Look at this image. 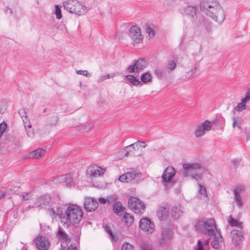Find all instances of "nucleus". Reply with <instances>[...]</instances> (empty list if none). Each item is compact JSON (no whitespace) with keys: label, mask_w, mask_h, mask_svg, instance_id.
<instances>
[{"label":"nucleus","mask_w":250,"mask_h":250,"mask_svg":"<svg viewBox=\"0 0 250 250\" xmlns=\"http://www.w3.org/2000/svg\"><path fill=\"white\" fill-rule=\"evenodd\" d=\"M201 8L215 21L221 23L225 19V13L216 0H208L202 3Z\"/></svg>","instance_id":"1"},{"label":"nucleus","mask_w":250,"mask_h":250,"mask_svg":"<svg viewBox=\"0 0 250 250\" xmlns=\"http://www.w3.org/2000/svg\"><path fill=\"white\" fill-rule=\"evenodd\" d=\"M51 213L55 216H60L61 222L67 227H69L71 224H77L80 222L83 216V211L81 208L76 205L69 206L65 211V216L62 218L60 213H56L53 208L51 209Z\"/></svg>","instance_id":"2"},{"label":"nucleus","mask_w":250,"mask_h":250,"mask_svg":"<svg viewBox=\"0 0 250 250\" xmlns=\"http://www.w3.org/2000/svg\"><path fill=\"white\" fill-rule=\"evenodd\" d=\"M183 169L182 176L184 177H190L196 181L202 180L204 168L197 162L186 163L183 164Z\"/></svg>","instance_id":"3"},{"label":"nucleus","mask_w":250,"mask_h":250,"mask_svg":"<svg viewBox=\"0 0 250 250\" xmlns=\"http://www.w3.org/2000/svg\"><path fill=\"white\" fill-rule=\"evenodd\" d=\"M197 229L210 236L218 233L215 219L213 218H204L199 220L196 223Z\"/></svg>","instance_id":"4"},{"label":"nucleus","mask_w":250,"mask_h":250,"mask_svg":"<svg viewBox=\"0 0 250 250\" xmlns=\"http://www.w3.org/2000/svg\"><path fill=\"white\" fill-rule=\"evenodd\" d=\"M64 8L71 13L81 15L85 13V6L77 0H67L63 3Z\"/></svg>","instance_id":"5"},{"label":"nucleus","mask_w":250,"mask_h":250,"mask_svg":"<svg viewBox=\"0 0 250 250\" xmlns=\"http://www.w3.org/2000/svg\"><path fill=\"white\" fill-rule=\"evenodd\" d=\"M128 206L135 213L142 214L145 211L144 204L139 198L131 197L129 199Z\"/></svg>","instance_id":"6"},{"label":"nucleus","mask_w":250,"mask_h":250,"mask_svg":"<svg viewBox=\"0 0 250 250\" xmlns=\"http://www.w3.org/2000/svg\"><path fill=\"white\" fill-rule=\"evenodd\" d=\"M212 127V123L208 120L197 125L194 133L195 136L197 138L203 137L211 130Z\"/></svg>","instance_id":"7"},{"label":"nucleus","mask_w":250,"mask_h":250,"mask_svg":"<svg viewBox=\"0 0 250 250\" xmlns=\"http://www.w3.org/2000/svg\"><path fill=\"white\" fill-rule=\"evenodd\" d=\"M242 230L235 229L231 230L232 243L234 247L232 248V250H239L240 245L242 243L243 238V233Z\"/></svg>","instance_id":"8"},{"label":"nucleus","mask_w":250,"mask_h":250,"mask_svg":"<svg viewBox=\"0 0 250 250\" xmlns=\"http://www.w3.org/2000/svg\"><path fill=\"white\" fill-rule=\"evenodd\" d=\"M129 35L134 45L138 44L143 41V36L141 34L140 28L137 26H133L130 28Z\"/></svg>","instance_id":"9"},{"label":"nucleus","mask_w":250,"mask_h":250,"mask_svg":"<svg viewBox=\"0 0 250 250\" xmlns=\"http://www.w3.org/2000/svg\"><path fill=\"white\" fill-rule=\"evenodd\" d=\"M139 226L143 231L147 234L152 233L155 229L154 224L147 218L141 219Z\"/></svg>","instance_id":"10"},{"label":"nucleus","mask_w":250,"mask_h":250,"mask_svg":"<svg viewBox=\"0 0 250 250\" xmlns=\"http://www.w3.org/2000/svg\"><path fill=\"white\" fill-rule=\"evenodd\" d=\"M173 234L169 228H164L163 229L161 236L160 237L158 243L162 246H164L168 244L172 238Z\"/></svg>","instance_id":"11"},{"label":"nucleus","mask_w":250,"mask_h":250,"mask_svg":"<svg viewBox=\"0 0 250 250\" xmlns=\"http://www.w3.org/2000/svg\"><path fill=\"white\" fill-rule=\"evenodd\" d=\"M105 171V168L96 165L90 166L87 169L86 175L88 177L93 178L104 174Z\"/></svg>","instance_id":"12"},{"label":"nucleus","mask_w":250,"mask_h":250,"mask_svg":"<svg viewBox=\"0 0 250 250\" xmlns=\"http://www.w3.org/2000/svg\"><path fill=\"white\" fill-rule=\"evenodd\" d=\"M146 66L145 59L140 58L135 62L133 65H130L127 69L129 73L138 72L144 69Z\"/></svg>","instance_id":"13"},{"label":"nucleus","mask_w":250,"mask_h":250,"mask_svg":"<svg viewBox=\"0 0 250 250\" xmlns=\"http://www.w3.org/2000/svg\"><path fill=\"white\" fill-rule=\"evenodd\" d=\"M51 201V197L47 195H42L36 198L33 207L44 208L49 206Z\"/></svg>","instance_id":"14"},{"label":"nucleus","mask_w":250,"mask_h":250,"mask_svg":"<svg viewBox=\"0 0 250 250\" xmlns=\"http://www.w3.org/2000/svg\"><path fill=\"white\" fill-rule=\"evenodd\" d=\"M175 169L171 166L167 167L164 170L162 176L163 184L165 186H166L167 183H170L172 178L175 175Z\"/></svg>","instance_id":"15"},{"label":"nucleus","mask_w":250,"mask_h":250,"mask_svg":"<svg viewBox=\"0 0 250 250\" xmlns=\"http://www.w3.org/2000/svg\"><path fill=\"white\" fill-rule=\"evenodd\" d=\"M35 245L39 250H47L49 247V243L47 239L42 236H38L34 241Z\"/></svg>","instance_id":"16"},{"label":"nucleus","mask_w":250,"mask_h":250,"mask_svg":"<svg viewBox=\"0 0 250 250\" xmlns=\"http://www.w3.org/2000/svg\"><path fill=\"white\" fill-rule=\"evenodd\" d=\"M84 206L85 209L87 211H92L97 208L98 203L97 200L93 198L86 197L85 199Z\"/></svg>","instance_id":"17"},{"label":"nucleus","mask_w":250,"mask_h":250,"mask_svg":"<svg viewBox=\"0 0 250 250\" xmlns=\"http://www.w3.org/2000/svg\"><path fill=\"white\" fill-rule=\"evenodd\" d=\"M169 215V208L168 205L162 204L159 208L157 212V216L160 220L167 219Z\"/></svg>","instance_id":"18"},{"label":"nucleus","mask_w":250,"mask_h":250,"mask_svg":"<svg viewBox=\"0 0 250 250\" xmlns=\"http://www.w3.org/2000/svg\"><path fill=\"white\" fill-rule=\"evenodd\" d=\"M224 244V242L223 237L220 234L217 235L215 234L213 241L211 243L212 248L215 249H219L221 248Z\"/></svg>","instance_id":"19"},{"label":"nucleus","mask_w":250,"mask_h":250,"mask_svg":"<svg viewBox=\"0 0 250 250\" xmlns=\"http://www.w3.org/2000/svg\"><path fill=\"white\" fill-rule=\"evenodd\" d=\"M46 153L45 149L42 148H38L35 150L32 151L28 154V158L40 159L44 156Z\"/></svg>","instance_id":"20"},{"label":"nucleus","mask_w":250,"mask_h":250,"mask_svg":"<svg viewBox=\"0 0 250 250\" xmlns=\"http://www.w3.org/2000/svg\"><path fill=\"white\" fill-rule=\"evenodd\" d=\"M250 100V95H247L244 98L241 100V102L238 103L237 105L235 107V110L238 112H241L246 108V103Z\"/></svg>","instance_id":"21"},{"label":"nucleus","mask_w":250,"mask_h":250,"mask_svg":"<svg viewBox=\"0 0 250 250\" xmlns=\"http://www.w3.org/2000/svg\"><path fill=\"white\" fill-rule=\"evenodd\" d=\"M122 221L125 226L129 227L133 223L134 218L130 214L125 213L123 215V218H122Z\"/></svg>","instance_id":"22"},{"label":"nucleus","mask_w":250,"mask_h":250,"mask_svg":"<svg viewBox=\"0 0 250 250\" xmlns=\"http://www.w3.org/2000/svg\"><path fill=\"white\" fill-rule=\"evenodd\" d=\"M228 223L229 225L232 227H237L238 228V230H243V224L241 222H239L237 220L234 219L231 216L229 217L228 220Z\"/></svg>","instance_id":"23"},{"label":"nucleus","mask_w":250,"mask_h":250,"mask_svg":"<svg viewBox=\"0 0 250 250\" xmlns=\"http://www.w3.org/2000/svg\"><path fill=\"white\" fill-rule=\"evenodd\" d=\"M243 124V119L240 116H233L232 118V125L233 128L240 129Z\"/></svg>","instance_id":"24"},{"label":"nucleus","mask_w":250,"mask_h":250,"mask_svg":"<svg viewBox=\"0 0 250 250\" xmlns=\"http://www.w3.org/2000/svg\"><path fill=\"white\" fill-rule=\"evenodd\" d=\"M198 196L201 199L203 200H206L208 198L206 187L200 184L198 185Z\"/></svg>","instance_id":"25"},{"label":"nucleus","mask_w":250,"mask_h":250,"mask_svg":"<svg viewBox=\"0 0 250 250\" xmlns=\"http://www.w3.org/2000/svg\"><path fill=\"white\" fill-rule=\"evenodd\" d=\"M173 215L175 218H179L183 213V208L179 205H175L173 208Z\"/></svg>","instance_id":"26"},{"label":"nucleus","mask_w":250,"mask_h":250,"mask_svg":"<svg viewBox=\"0 0 250 250\" xmlns=\"http://www.w3.org/2000/svg\"><path fill=\"white\" fill-rule=\"evenodd\" d=\"M56 236L60 240L65 242H69L68 235L62 229L59 228Z\"/></svg>","instance_id":"27"},{"label":"nucleus","mask_w":250,"mask_h":250,"mask_svg":"<svg viewBox=\"0 0 250 250\" xmlns=\"http://www.w3.org/2000/svg\"><path fill=\"white\" fill-rule=\"evenodd\" d=\"M126 173L128 182H135L137 179V178L140 177L141 175L140 173L136 171L128 172Z\"/></svg>","instance_id":"28"},{"label":"nucleus","mask_w":250,"mask_h":250,"mask_svg":"<svg viewBox=\"0 0 250 250\" xmlns=\"http://www.w3.org/2000/svg\"><path fill=\"white\" fill-rule=\"evenodd\" d=\"M126 79L130 83L135 86H142L143 84L141 82L137 79L134 76L131 75H128L125 76Z\"/></svg>","instance_id":"29"},{"label":"nucleus","mask_w":250,"mask_h":250,"mask_svg":"<svg viewBox=\"0 0 250 250\" xmlns=\"http://www.w3.org/2000/svg\"><path fill=\"white\" fill-rule=\"evenodd\" d=\"M92 127L91 125L86 123L79 126L78 127V130L80 132H88L92 130Z\"/></svg>","instance_id":"30"},{"label":"nucleus","mask_w":250,"mask_h":250,"mask_svg":"<svg viewBox=\"0 0 250 250\" xmlns=\"http://www.w3.org/2000/svg\"><path fill=\"white\" fill-rule=\"evenodd\" d=\"M184 11L186 15L191 16L192 18H194L196 15V9L193 6H188L185 8Z\"/></svg>","instance_id":"31"},{"label":"nucleus","mask_w":250,"mask_h":250,"mask_svg":"<svg viewBox=\"0 0 250 250\" xmlns=\"http://www.w3.org/2000/svg\"><path fill=\"white\" fill-rule=\"evenodd\" d=\"M140 79L141 81L144 83L151 82L152 81V75L149 72H146L141 75Z\"/></svg>","instance_id":"32"},{"label":"nucleus","mask_w":250,"mask_h":250,"mask_svg":"<svg viewBox=\"0 0 250 250\" xmlns=\"http://www.w3.org/2000/svg\"><path fill=\"white\" fill-rule=\"evenodd\" d=\"M74 182L70 174H67L64 176V185L67 187H70L74 184Z\"/></svg>","instance_id":"33"},{"label":"nucleus","mask_w":250,"mask_h":250,"mask_svg":"<svg viewBox=\"0 0 250 250\" xmlns=\"http://www.w3.org/2000/svg\"><path fill=\"white\" fill-rule=\"evenodd\" d=\"M116 75H117L116 73H113L111 74H107L106 75H102L98 78V79L97 80V82L98 83H101V82L104 81L105 80H106L107 79H109L110 78H112L115 77Z\"/></svg>","instance_id":"34"},{"label":"nucleus","mask_w":250,"mask_h":250,"mask_svg":"<svg viewBox=\"0 0 250 250\" xmlns=\"http://www.w3.org/2000/svg\"><path fill=\"white\" fill-rule=\"evenodd\" d=\"M146 33L148 34V36L150 38H152L154 37L155 34V31L153 26L149 25H146L145 27Z\"/></svg>","instance_id":"35"},{"label":"nucleus","mask_w":250,"mask_h":250,"mask_svg":"<svg viewBox=\"0 0 250 250\" xmlns=\"http://www.w3.org/2000/svg\"><path fill=\"white\" fill-rule=\"evenodd\" d=\"M125 208L120 203H116L113 206V210L116 214L120 212H124Z\"/></svg>","instance_id":"36"},{"label":"nucleus","mask_w":250,"mask_h":250,"mask_svg":"<svg viewBox=\"0 0 250 250\" xmlns=\"http://www.w3.org/2000/svg\"><path fill=\"white\" fill-rule=\"evenodd\" d=\"M116 197L115 196L108 197L106 198L103 197H100L98 199L99 202L102 204H105L106 203H110L111 202L114 201L116 200Z\"/></svg>","instance_id":"37"},{"label":"nucleus","mask_w":250,"mask_h":250,"mask_svg":"<svg viewBox=\"0 0 250 250\" xmlns=\"http://www.w3.org/2000/svg\"><path fill=\"white\" fill-rule=\"evenodd\" d=\"M136 146L137 149H138L139 147L145 148L146 146V143L144 142L138 141L130 145V148Z\"/></svg>","instance_id":"38"},{"label":"nucleus","mask_w":250,"mask_h":250,"mask_svg":"<svg viewBox=\"0 0 250 250\" xmlns=\"http://www.w3.org/2000/svg\"><path fill=\"white\" fill-rule=\"evenodd\" d=\"M197 70V67L195 66L191 68L189 71L187 72L186 74V77L188 79H190L194 74H195Z\"/></svg>","instance_id":"39"},{"label":"nucleus","mask_w":250,"mask_h":250,"mask_svg":"<svg viewBox=\"0 0 250 250\" xmlns=\"http://www.w3.org/2000/svg\"><path fill=\"white\" fill-rule=\"evenodd\" d=\"M234 201L238 207L241 208L243 206V203L241 195H234Z\"/></svg>","instance_id":"40"},{"label":"nucleus","mask_w":250,"mask_h":250,"mask_svg":"<svg viewBox=\"0 0 250 250\" xmlns=\"http://www.w3.org/2000/svg\"><path fill=\"white\" fill-rule=\"evenodd\" d=\"M26 131V134L27 136L31 139H33L34 137L35 133L33 128H32L31 126L27 127L25 128Z\"/></svg>","instance_id":"41"},{"label":"nucleus","mask_w":250,"mask_h":250,"mask_svg":"<svg viewBox=\"0 0 250 250\" xmlns=\"http://www.w3.org/2000/svg\"><path fill=\"white\" fill-rule=\"evenodd\" d=\"M176 67V63L174 61H173L172 60H170L168 62L167 66V67L168 70L172 71L175 69Z\"/></svg>","instance_id":"42"},{"label":"nucleus","mask_w":250,"mask_h":250,"mask_svg":"<svg viewBox=\"0 0 250 250\" xmlns=\"http://www.w3.org/2000/svg\"><path fill=\"white\" fill-rule=\"evenodd\" d=\"M244 187L243 185H239L237 186L233 190L234 195L239 194L244 191Z\"/></svg>","instance_id":"43"},{"label":"nucleus","mask_w":250,"mask_h":250,"mask_svg":"<svg viewBox=\"0 0 250 250\" xmlns=\"http://www.w3.org/2000/svg\"><path fill=\"white\" fill-rule=\"evenodd\" d=\"M164 73V70L160 68H156L154 70V74L159 78H162Z\"/></svg>","instance_id":"44"},{"label":"nucleus","mask_w":250,"mask_h":250,"mask_svg":"<svg viewBox=\"0 0 250 250\" xmlns=\"http://www.w3.org/2000/svg\"><path fill=\"white\" fill-rule=\"evenodd\" d=\"M136 146H134L133 147L130 148V145L126 146L125 148V151L126 152L125 155L128 156L130 153H134V151L136 150Z\"/></svg>","instance_id":"45"},{"label":"nucleus","mask_w":250,"mask_h":250,"mask_svg":"<svg viewBox=\"0 0 250 250\" xmlns=\"http://www.w3.org/2000/svg\"><path fill=\"white\" fill-rule=\"evenodd\" d=\"M55 15L56 16V18L58 20L61 19L62 17L61 10L57 5L55 6Z\"/></svg>","instance_id":"46"},{"label":"nucleus","mask_w":250,"mask_h":250,"mask_svg":"<svg viewBox=\"0 0 250 250\" xmlns=\"http://www.w3.org/2000/svg\"><path fill=\"white\" fill-rule=\"evenodd\" d=\"M133 246L128 243H125L123 244L121 250H132Z\"/></svg>","instance_id":"47"},{"label":"nucleus","mask_w":250,"mask_h":250,"mask_svg":"<svg viewBox=\"0 0 250 250\" xmlns=\"http://www.w3.org/2000/svg\"><path fill=\"white\" fill-rule=\"evenodd\" d=\"M7 127V124L5 122L1 123L0 124V138L1 137Z\"/></svg>","instance_id":"48"},{"label":"nucleus","mask_w":250,"mask_h":250,"mask_svg":"<svg viewBox=\"0 0 250 250\" xmlns=\"http://www.w3.org/2000/svg\"><path fill=\"white\" fill-rule=\"evenodd\" d=\"M24 127L26 128L27 127L31 126V125L29 122V119L28 118L27 116H25V117L22 118Z\"/></svg>","instance_id":"49"},{"label":"nucleus","mask_w":250,"mask_h":250,"mask_svg":"<svg viewBox=\"0 0 250 250\" xmlns=\"http://www.w3.org/2000/svg\"><path fill=\"white\" fill-rule=\"evenodd\" d=\"M76 73L78 75H83L87 77H90L91 76L87 70H77L76 71Z\"/></svg>","instance_id":"50"},{"label":"nucleus","mask_w":250,"mask_h":250,"mask_svg":"<svg viewBox=\"0 0 250 250\" xmlns=\"http://www.w3.org/2000/svg\"><path fill=\"white\" fill-rule=\"evenodd\" d=\"M119 180L120 181H121L122 182H126L128 183L127 173H125V174H123L122 175H121L119 177Z\"/></svg>","instance_id":"51"},{"label":"nucleus","mask_w":250,"mask_h":250,"mask_svg":"<svg viewBox=\"0 0 250 250\" xmlns=\"http://www.w3.org/2000/svg\"><path fill=\"white\" fill-rule=\"evenodd\" d=\"M31 195L29 193H23L22 197L23 199L24 200H29L31 198Z\"/></svg>","instance_id":"52"},{"label":"nucleus","mask_w":250,"mask_h":250,"mask_svg":"<svg viewBox=\"0 0 250 250\" xmlns=\"http://www.w3.org/2000/svg\"><path fill=\"white\" fill-rule=\"evenodd\" d=\"M19 114L21 116V118L25 117V116H27V113L24 109H21L19 111Z\"/></svg>","instance_id":"53"},{"label":"nucleus","mask_w":250,"mask_h":250,"mask_svg":"<svg viewBox=\"0 0 250 250\" xmlns=\"http://www.w3.org/2000/svg\"><path fill=\"white\" fill-rule=\"evenodd\" d=\"M67 250H77V249L75 245H71L68 247Z\"/></svg>","instance_id":"54"},{"label":"nucleus","mask_w":250,"mask_h":250,"mask_svg":"<svg viewBox=\"0 0 250 250\" xmlns=\"http://www.w3.org/2000/svg\"><path fill=\"white\" fill-rule=\"evenodd\" d=\"M106 229H107V231L108 232V233L110 235V236L113 238V239L115 240L114 238V236H113V233H112V232L111 230L110 229V228L109 227H107L106 228Z\"/></svg>","instance_id":"55"},{"label":"nucleus","mask_w":250,"mask_h":250,"mask_svg":"<svg viewBox=\"0 0 250 250\" xmlns=\"http://www.w3.org/2000/svg\"><path fill=\"white\" fill-rule=\"evenodd\" d=\"M5 12L7 14H12L13 13L12 10L8 7H6Z\"/></svg>","instance_id":"56"},{"label":"nucleus","mask_w":250,"mask_h":250,"mask_svg":"<svg viewBox=\"0 0 250 250\" xmlns=\"http://www.w3.org/2000/svg\"><path fill=\"white\" fill-rule=\"evenodd\" d=\"M5 195V193L3 191L0 190V199L3 198Z\"/></svg>","instance_id":"57"},{"label":"nucleus","mask_w":250,"mask_h":250,"mask_svg":"<svg viewBox=\"0 0 250 250\" xmlns=\"http://www.w3.org/2000/svg\"><path fill=\"white\" fill-rule=\"evenodd\" d=\"M240 162V159H236V160H234L233 161V163H234V164H238Z\"/></svg>","instance_id":"58"},{"label":"nucleus","mask_w":250,"mask_h":250,"mask_svg":"<svg viewBox=\"0 0 250 250\" xmlns=\"http://www.w3.org/2000/svg\"><path fill=\"white\" fill-rule=\"evenodd\" d=\"M246 134L247 135V140L250 139V133H248L247 132H246Z\"/></svg>","instance_id":"59"},{"label":"nucleus","mask_w":250,"mask_h":250,"mask_svg":"<svg viewBox=\"0 0 250 250\" xmlns=\"http://www.w3.org/2000/svg\"><path fill=\"white\" fill-rule=\"evenodd\" d=\"M143 250H153L150 247H146L143 249Z\"/></svg>","instance_id":"60"},{"label":"nucleus","mask_w":250,"mask_h":250,"mask_svg":"<svg viewBox=\"0 0 250 250\" xmlns=\"http://www.w3.org/2000/svg\"><path fill=\"white\" fill-rule=\"evenodd\" d=\"M64 30L66 31V32H67V28H66V26H64Z\"/></svg>","instance_id":"61"},{"label":"nucleus","mask_w":250,"mask_h":250,"mask_svg":"<svg viewBox=\"0 0 250 250\" xmlns=\"http://www.w3.org/2000/svg\"><path fill=\"white\" fill-rule=\"evenodd\" d=\"M80 86H82V83L81 82L80 83Z\"/></svg>","instance_id":"62"}]
</instances>
